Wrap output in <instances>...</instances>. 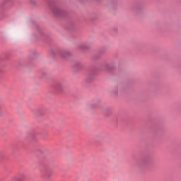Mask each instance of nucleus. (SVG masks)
I'll return each mask as SVG.
<instances>
[{
  "mask_svg": "<svg viewBox=\"0 0 181 181\" xmlns=\"http://www.w3.org/2000/svg\"><path fill=\"white\" fill-rule=\"evenodd\" d=\"M53 12L55 15L57 16H59V15H62L63 13H64V10L62 8H55L54 10H53Z\"/></svg>",
  "mask_w": 181,
  "mask_h": 181,
  "instance_id": "1",
  "label": "nucleus"
},
{
  "mask_svg": "<svg viewBox=\"0 0 181 181\" xmlns=\"http://www.w3.org/2000/svg\"><path fill=\"white\" fill-rule=\"evenodd\" d=\"M23 180L21 177H16L13 179V181H23Z\"/></svg>",
  "mask_w": 181,
  "mask_h": 181,
  "instance_id": "2",
  "label": "nucleus"
},
{
  "mask_svg": "<svg viewBox=\"0 0 181 181\" xmlns=\"http://www.w3.org/2000/svg\"><path fill=\"white\" fill-rule=\"evenodd\" d=\"M64 54H66L67 55H70V53L69 52H64Z\"/></svg>",
  "mask_w": 181,
  "mask_h": 181,
  "instance_id": "3",
  "label": "nucleus"
},
{
  "mask_svg": "<svg viewBox=\"0 0 181 181\" xmlns=\"http://www.w3.org/2000/svg\"><path fill=\"white\" fill-rule=\"evenodd\" d=\"M62 56H63L64 57H65L64 54H62Z\"/></svg>",
  "mask_w": 181,
  "mask_h": 181,
  "instance_id": "4",
  "label": "nucleus"
},
{
  "mask_svg": "<svg viewBox=\"0 0 181 181\" xmlns=\"http://www.w3.org/2000/svg\"><path fill=\"white\" fill-rule=\"evenodd\" d=\"M59 87H61V86H62V85H61V84H59Z\"/></svg>",
  "mask_w": 181,
  "mask_h": 181,
  "instance_id": "5",
  "label": "nucleus"
}]
</instances>
